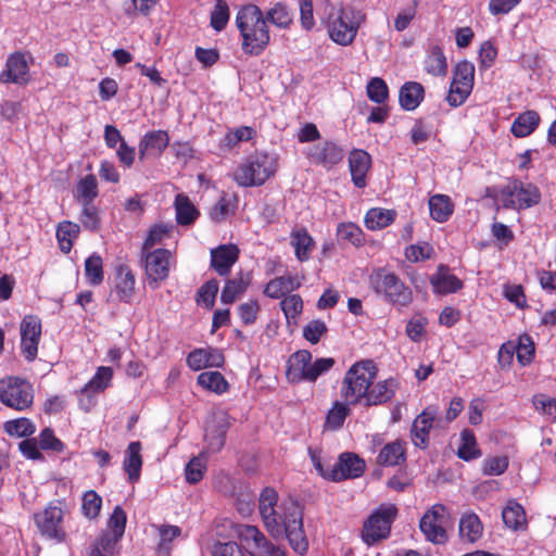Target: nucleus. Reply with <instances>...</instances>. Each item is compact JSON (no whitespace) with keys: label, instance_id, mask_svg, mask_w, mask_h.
Wrapping results in <instances>:
<instances>
[{"label":"nucleus","instance_id":"nucleus-1","mask_svg":"<svg viewBox=\"0 0 556 556\" xmlns=\"http://www.w3.org/2000/svg\"><path fill=\"white\" fill-rule=\"evenodd\" d=\"M260 513L267 531L274 538L286 535L291 547L303 555L308 548V541L303 529V510L298 502H283L276 509L278 494L273 488H265L260 494Z\"/></svg>","mask_w":556,"mask_h":556},{"label":"nucleus","instance_id":"nucleus-2","mask_svg":"<svg viewBox=\"0 0 556 556\" xmlns=\"http://www.w3.org/2000/svg\"><path fill=\"white\" fill-rule=\"evenodd\" d=\"M236 25L242 36V50L250 55H260L270 41L264 13L255 4L242 7L236 16Z\"/></svg>","mask_w":556,"mask_h":556},{"label":"nucleus","instance_id":"nucleus-3","mask_svg":"<svg viewBox=\"0 0 556 556\" xmlns=\"http://www.w3.org/2000/svg\"><path fill=\"white\" fill-rule=\"evenodd\" d=\"M376 366L371 359L362 361L346 371L343 379L342 396L349 404L364 400L376 377Z\"/></svg>","mask_w":556,"mask_h":556},{"label":"nucleus","instance_id":"nucleus-4","mask_svg":"<svg viewBox=\"0 0 556 556\" xmlns=\"http://www.w3.org/2000/svg\"><path fill=\"white\" fill-rule=\"evenodd\" d=\"M277 170V160L268 153L250 156L235 172L233 178L242 187L262 186Z\"/></svg>","mask_w":556,"mask_h":556},{"label":"nucleus","instance_id":"nucleus-5","mask_svg":"<svg viewBox=\"0 0 556 556\" xmlns=\"http://www.w3.org/2000/svg\"><path fill=\"white\" fill-rule=\"evenodd\" d=\"M364 14L354 9H341L336 16H329L328 33L330 38L338 45H351L364 21Z\"/></svg>","mask_w":556,"mask_h":556},{"label":"nucleus","instance_id":"nucleus-6","mask_svg":"<svg viewBox=\"0 0 556 556\" xmlns=\"http://www.w3.org/2000/svg\"><path fill=\"white\" fill-rule=\"evenodd\" d=\"M370 282L376 293L394 305L405 307L413 301L412 290L393 273L380 270L370 277Z\"/></svg>","mask_w":556,"mask_h":556},{"label":"nucleus","instance_id":"nucleus-7","mask_svg":"<svg viewBox=\"0 0 556 556\" xmlns=\"http://www.w3.org/2000/svg\"><path fill=\"white\" fill-rule=\"evenodd\" d=\"M31 384L15 376L0 379V402L13 409L24 410L33 404Z\"/></svg>","mask_w":556,"mask_h":556},{"label":"nucleus","instance_id":"nucleus-8","mask_svg":"<svg viewBox=\"0 0 556 556\" xmlns=\"http://www.w3.org/2000/svg\"><path fill=\"white\" fill-rule=\"evenodd\" d=\"M396 516L395 506L380 508L364 523L362 538L368 545H372L389 536L391 525Z\"/></svg>","mask_w":556,"mask_h":556},{"label":"nucleus","instance_id":"nucleus-9","mask_svg":"<svg viewBox=\"0 0 556 556\" xmlns=\"http://www.w3.org/2000/svg\"><path fill=\"white\" fill-rule=\"evenodd\" d=\"M514 198L517 199L519 208H528L540 202L541 193L536 186L514 179L502 191L504 206L515 208L516 201Z\"/></svg>","mask_w":556,"mask_h":556},{"label":"nucleus","instance_id":"nucleus-10","mask_svg":"<svg viewBox=\"0 0 556 556\" xmlns=\"http://www.w3.org/2000/svg\"><path fill=\"white\" fill-rule=\"evenodd\" d=\"M63 516L60 503L51 502L43 511L34 515V520L41 535L62 542L65 539V531L62 528Z\"/></svg>","mask_w":556,"mask_h":556},{"label":"nucleus","instance_id":"nucleus-11","mask_svg":"<svg viewBox=\"0 0 556 556\" xmlns=\"http://www.w3.org/2000/svg\"><path fill=\"white\" fill-rule=\"evenodd\" d=\"M235 532L250 549L252 556H286L283 552L276 549L255 526L237 525Z\"/></svg>","mask_w":556,"mask_h":556},{"label":"nucleus","instance_id":"nucleus-12","mask_svg":"<svg viewBox=\"0 0 556 556\" xmlns=\"http://www.w3.org/2000/svg\"><path fill=\"white\" fill-rule=\"evenodd\" d=\"M41 337V321L37 316H25L21 323V350L28 362L37 357Z\"/></svg>","mask_w":556,"mask_h":556},{"label":"nucleus","instance_id":"nucleus-13","mask_svg":"<svg viewBox=\"0 0 556 556\" xmlns=\"http://www.w3.org/2000/svg\"><path fill=\"white\" fill-rule=\"evenodd\" d=\"M146 275L151 282H159L167 278L169 273L170 252L166 249H156L143 252Z\"/></svg>","mask_w":556,"mask_h":556},{"label":"nucleus","instance_id":"nucleus-14","mask_svg":"<svg viewBox=\"0 0 556 556\" xmlns=\"http://www.w3.org/2000/svg\"><path fill=\"white\" fill-rule=\"evenodd\" d=\"M306 155L312 163L331 168L343 160L344 150L338 143L326 140L309 147Z\"/></svg>","mask_w":556,"mask_h":556},{"label":"nucleus","instance_id":"nucleus-15","mask_svg":"<svg viewBox=\"0 0 556 556\" xmlns=\"http://www.w3.org/2000/svg\"><path fill=\"white\" fill-rule=\"evenodd\" d=\"M445 508L443 505H434L420 519L419 528L427 540L433 543H443L446 532L443 528Z\"/></svg>","mask_w":556,"mask_h":556},{"label":"nucleus","instance_id":"nucleus-16","mask_svg":"<svg viewBox=\"0 0 556 556\" xmlns=\"http://www.w3.org/2000/svg\"><path fill=\"white\" fill-rule=\"evenodd\" d=\"M366 468L365 460L354 453L345 452L339 456L332 466L331 481L340 482L361 477Z\"/></svg>","mask_w":556,"mask_h":556},{"label":"nucleus","instance_id":"nucleus-17","mask_svg":"<svg viewBox=\"0 0 556 556\" xmlns=\"http://www.w3.org/2000/svg\"><path fill=\"white\" fill-rule=\"evenodd\" d=\"M438 414H439L438 407L428 406L414 420L410 432H412V440L417 447L422 448V450L428 447L429 431L432 428Z\"/></svg>","mask_w":556,"mask_h":556},{"label":"nucleus","instance_id":"nucleus-18","mask_svg":"<svg viewBox=\"0 0 556 556\" xmlns=\"http://www.w3.org/2000/svg\"><path fill=\"white\" fill-rule=\"evenodd\" d=\"M239 249L235 244H220L211 250V267L222 277L228 276L238 261Z\"/></svg>","mask_w":556,"mask_h":556},{"label":"nucleus","instance_id":"nucleus-19","mask_svg":"<svg viewBox=\"0 0 556 556\" xmlns=\"http://www.w3.org/2000/svg\"><path fill=\"white\" fill-rule=\"evenodd\" d=\"M224 362L222 351L213 348L195 349L187 356V365L195 371L207 367H222Z\"/></svg>","mask_w":556,"mask_h":556},{"label":"nucleus","instance_id":"nucleus-20","mask_svg":"<svg viewBox=\"0 0 556 556\" xmlns=\"http://www.w3.org/2000/svg\"><path fill=\"white\" fill-rule=\"evenodd\" d=\"M28 64L25 55L21 52L11 54L7 60V68L0 74V81L3 84H24L28 80Z\"/></svg>","mask_w":556,"mask_h":556},{"label":"nucleus","instance_id":"nucleus-21","mask_svg":"<svg viewBox=\"0 0 556 556\" xmlns=\"http://www.w3.org/2000/svg\"><path fill=\"white\" fill-rule=\"evenodd\" d=\"M400 383L394 378H389L377 382L369 389L364 399L365 406L381 405L389 402L396 393Z\"/></svg>","mask_w":556,"mask_h":556},{"label":"nucleus","instance_id":"nucleus-22","mask_svg":"<svg viewBox=\"0 0 556 556\" xmlns=\"http://www.w3.org/2000/svg\"><path fill=\"white\" fill-rule=\"evenodd\" d=\"M371 165L370 155L364 150H353L349 155L352 181L357 188L366 186V175Z\"/></svg>","mask_w":556,"mask_h":556},{"label":"nucleus","instance_id":"nucleus-23","mask_svg":"<svg viewBox=\"0 0 556 556\" xmlns=\"http://www.w3.org/2000/svg\"><path fill=\"white\" fill-rule=\"evenodd\" d=\"M430 283L433 291L440 294L457 292L463 288V281L450 274L448 268L440 265L438 271L431 276Z\"/></svg>","mask_w":556,"mask_h":556},{"label":"nucleus","instance_id":"nucleus-24","mask_svg":"<svg viewBox=\"0 0 556 556\" xmlns=\"http://www.w3.org/2000/svg\"><path fill=\"white\" fill-rule=\"evenodd\" d=\"M135 276L131 270L121 265L116 270V283L114 292L117 300L124 303H130L135 293Z\"/></svg>","mask_w":556,"mask_h":556},{"label":"nucleus","instance_id":"nucleus-25","mask_svg":"<svg viewBox=\"0 0 556 556\" xmlns=\"http://www.w3.org/2000/svg\"><path fill=\"white\" fill-rule=\"evenodd\" d=\"M141 448V443L134 441L128 444L126 450L123 467L130 482L138 481L140 478L142 467Z\"/></svg>","mask_w":556,"mask_h":556},{"label":"nucleus","instance_id":"nucleus-26","mask_svg":"<svg viewBox=\"0 0 556 556\" xmlns=\"http://www.w3.org/2000/svg\"><path fill=\"white\" fill-rule=\"evenodd\" d=\"M424 96L425 89L420 83L407 81L400 89V105L405 111H413L418 108L424 99Z\"/></svg>","mask_w":556,"mask_h":556},{"label":"nucleus","instance_id":"nucleus-27","mask_svg":"<svg viewBox=\"0 0 556 556\" xmlns=\"http://www.w3.org/2000/svg\"><path fill=\"white\" fill-rule=\"evenodd\" d=\"M312 353L307 350H300L293 353L288 361L287 377L292 382L304 380L303 372L309 368Z\"/></svg>","mask_w":556,"mask_h":556},{"label":"nucleus","instance_id":"nucleus-28","mask_svg":"<svg viewBox=\"0 0 556 556\" xmlns=\"http://www.w3.org/2000/svg\"><path fill=\"white\" fill-rule=\"evenodd\" d=\"M175 211L177 224L181 226H189L193 224L200 215L198 208L184 193L176 195Z\"/></svg>","mask_w":556,"mask_h":556},{"label":"nucleus","instance_id":"nucleus-29","mask_svg":"<svg viewBox=\"0 0 556 556\" xmlns=\"http://www.w3.org/2000/svg\"><path fill=\"white\" fill-rule=\"evenodd\" d=\"M300 287L295 277L281 276L271 279L265 287L264 293L271 299H279Z\"/></svg>","mask_w":556,"mask_h":556},{"label":"nucleus","instance_id":"nucleus-30","mask_svg":"<svg viewBox=\"0 0 556 556\" xmlns=\"http://www.w3.org/2000/svg\"><path fill=\"white\" fill-rule=\"evenodd\" d=\"M428 204L431 217L438 223L446 222L454 211L453 202L445 194L430 197Z\"/></svg>","mask_w":556,"mask_h":556},{"label":"nucleus","instance_id":"nucleus-31","mask_svg":"<svg viewBox=\"0 0 556 556\" xmlns=\"http://www.w3.org/2000/svg\"><path fill=\"white\" fill-rule=\"evenodd\" d=\"M405 448L400 441L386 444L377 456V464L380 466H396L405 462Z\"/></svg>","mask_w":556,"mask_h":556},{"label":"nucleus","instance_id":"nucleus-32","mask_svg":"<svg viewBox=\"0 0 556 556\" xmlns=\"http://www.w3.org/2000/svg\"><path fill=\"white\" fill-rule=\"evenodd\" d=\"M251 277L249 274L240 273L239 277L227 280L222 294L220 301L224 304H231L236 301L237 296L242 294L250 285Z\"/></svg>","mask_w":556,"mask_h":556},{"label":"nucleus","instance_id":"nucleus-33","mask_svg":"<svg viewBox=\"0 0 556 556\" xmlns=\"http://www.w3.org/2000/svg\"><path fill=\"white\" fill-rule=\"evenodd\" d=\"M540 123V115L535 111H526L518 115L511 125V132L523 138L532 134Z\"/></svg>","mask_w":556,"mask_h":556},{"label":"nucleus","instance_id":"nucleus-34","mask_svg":"<svg viewBox=\"0 0 556 556\" xmlns=\"http://www.w3.org/2000/svg\"><path fill=\"white\" fill-rule=\"evenodd\" d=\"M425 70L433 76H445L447 74V60L443 49L435 45L430 49L424 62Z\"/></svg>","mask_w":556,"mask_h":556},{"label":"nucleus","instance_id":"nucleus-35","mask_svg":"<svg viewBox=\"0 0 556 556\" xmlns=\"http://www.w3.org/2000/svg\"><path fill=\"white\" fill-rule=\"evenodd\" d=\"M229 427L228 418L225 415L219 416L216 419V426L214 429H208L206 433L207 448L213 452H219L226 439V432Z\"/></svg>","mask_w":556,"mask_h":556},{"label":"nucleus","instance_id":"nucleus-36","mask_svg":"<svg viewBox=\"0 0 556 556\" xmlns=\"http://www.w3.org/2000/svg\"><path fill=\"white\" fill-rule=\"evenodd\" d=\"M168 146V135L166 131H151L139 142V157L143 159L148 150H155L161 153Z\"/></svg>","mask_w":556,"mask_h":556},{"label":"nucleus","instance_id":"nucleus-37","mask_svg":"<svg viewBox=\"0 0 556 556\" xmlns=\"http://www.w3.org/2000/svg\"><path fill=\"white\" fill-rule=\"evenodd\" d=\"M482 529L481 521L475 514L465 515L459 520V535L470 543L476 542L481 536Z\"/></svg>","mask_w":556,"mask_h":556},{"label":"nucleus","instance_id":"nucleus-38","mask_svg":"<svg viewBox=\"0 0 556 556\" xmlns=\"http://www.w3.org/2000/svg\"><path fill=\"white\" fill-rule=\"evenodd\" d=\"M395 216L396 213L393 210L374 207L366 213L365 225L370 230L382 229L389 226Z\"/></svg>","mask_w":556,"mask_h":556},{"label":"nucleus","instance_id":"nucleus-39","mask_svg":"<svg viewBox=\"0 0 556 556\" xmlns=\"http://www.w3.org/2000/svg\"><path fill=\"white\" fill-rule=\"evenodd\" d=\"M502 518L505 526L513 530H518L526 523L525 509L515 501L508 502L502 511Z\"/></svg>","mask_w":556,"mask_h":556},{"label":"nucleus","instance_id":"nucleus-40","mask_svg":"<svg viewBox=\"0 0 556 556\" xmlns=\"http://www.w3.org/2000/svg\"><path fill=\"white\" fill-rule=\"evenodd\" d=\"M264 20L266 25L270 23L279 28H287L292 23L293 16L287 5L278 2L264 13Z\"/></svg>","mask_w":556,"mask_h":556},{"label":"nucleus","instance_id":"nucleus-41","mask_svg":"<svg viewBox=\"0 0 556 556\" xmlns=\"http://www.w3.org/2000/svg\"><path fill=\"white\" fill-rule=\"evenodd\" d=\"M460 441L462 443L457 450V456L460 459L469 462L481 456V451L477 447L476 437L471 430H463Z\"/></svg>","mask_w":556,"mask_h":556},{"label":"nucleus","instance_id":"nucleus-42","mask_svg":"<svg viewBox=\"0 0 556 556\" xmlns=\"http://www.w3.org/2000/svg\"><path fill=\"white\" fill-rule=\"evenodd\" d=\"M292 245L299 261L304 262L309 258V252L313 249L314 241L306 229H299L292 232Z\"/></svg>","mask_w":556,"mask_h":556},{"label":"nucleus","instance_id":"nucleus-43","mask_svg":"<svg viewBox=\"0 0 556 556\" xmlns=\"http://www.w3.org/2000/svg\"><path fill=\"white\" fill-rule=\"evenodd\" d=\"M198 384L218 394L224 393L228 388L225 377L218 371H204L198 376Z\"/></svg>","mask_w":556,"mask_h":556},{"label":"nucleus","instance_id":"nucleus-44","mask_svg":"<svg viewBox=\"0 0 556 556\" xmlns=\"http://www.w3.org/2000/svg\"><path fill=\"white\" fill-rule=\"evenodd\" d=\"M79 233V226L72 222H63L56 229V238L60 249L64 253H68L73 247V238Z\"/></svg>","mask_w":556,"mask_h":556},{"label":"nucleus","instance_id":"nucleus-45","mask_svg":"<svg viewBox=\"0 0 556 556\" xmlns=\"http://www.w3.org/2000/svg\"><path fill=\"white\" fill-rule=\"evenodd\" d=\"M76 192L80 203H93V200L99 194L96 176L90 174L80 179L77 184Z\"/></svg>","mask_w":556,"mask_h":556},{"label":"nucleus","instance_id":"nucleus-46","mask_svg":"<svg viewBox=\"0 0 556 556\" xmlns=\"http://www.w3.org/2000/svg\"><path fill=\"white\" fill-rule=\"evenodd\" d=\"M206 470V454L201 453L192 457L185 468L186 480L191 483H198Z\"/></svg>","mask_w":556,"mask_h":556},{"label":"nucleus","instance_id":"nucleus-47","mask_svg":"<svg viewBox=\"0 0 556 556\" xmlns=\"http://www.w3.org/2000/svg\"><path fill=\"white\" fill-rule=\"evenodd\" d=\"M475 80V65L467 61L458 62L453 68L452 81L472 89Z\"/></svg>","mask_w":556,"mask_h":556},{"label":"nucleus","instance_id":"nucleus-48","mask_svg":"<svg viewBox=\"0 0 556 556\" xmlns=\"http://www.w3.org/2000/svg\"><path fill=\"white\" fill-rule=\"evenodd\" d=\"M112 376L113 370L110 367H99L92 379L81 389V393L101 392L105 390Z\"/></svg>","mask_w":556,"mask_h":556},{"label":"nucleus","instance_id":"nucleus-49","mask_svg":"<svg viewBox=\"0 0 556 556\" xmlns=\"http://www.w3.org/2000/svg\"><path fill=\"white\" fill-rule=\"evenodd\" d=\"M85 273L92 286H98L103 281V263L99 254L93 253L85 261Z\"/></svg>","mask_w":556,"mask_h":556},{"label":"nucleus","instance_id":"nucleus-50","mask_svg":"<svg viewBox=\"0 0 556 556\" xmlns=\"http://www.w3.org/2000/svg\"><path fill=\"white\" fill-rule=\"evenodd\" d=\"M122 536L106 532L102 534L96 542L94 547L91 551V556H113L116 544Z\"/></svg>","mask_w":556,"mask_h":556},{"label":"nucleus","instance_id":"nucleus-51","mask_svg":"<svg viewBox=\"0 0 556 556\" xmlns=\"http://www.w3.org/2000/svg\"><path fill=\"white\" fill-rule=\"evenodd\" d=\"M4 430L9 435L18 438L29 437L35 433V425L27 418L9 420L4 424Z\"/></svg>","mask_w":556,"mask_h":556},{"label":"nucleus","instance_id":"nucleus-52","mask_svg":"<svg viewBox=\"0 0 556 556\" xmlns=\"http://www.w3.org/2000/svg\"><path fill=\"white\" fill-rule=\"evenodd\" d=\"M218 288L216 279H211L203 283L197 292V303L203 304L208 309L213 308Z\"/></svg>","mask_w":556,"mask_h":556},{"label":"nucleus","instance_id":"nucleus-53","mask_svg":"<svg viewBox=\"0 0 556 556\" xmlns=\"http://www.w3.org/2000/svg\"><path fill=\"white\" fill-rule=\"evenodd\" d=\"M337 236L339 240L352 243L353 245H361L364 241L362 229L353 224H340L337 229Z\"/></svg>","mask_w":556,"mask_h":556},{"label":"nucleus","instance_id":"nucleus-54","mask_svg":"<svg viewBox=\"0 0 556 556\" xmlns=\"http://www.w3.org/2000/svg\"><path fill=\"white\" fill-rule=\"evenodd\" d=\"M518 362L522 365H529L534 356L535 348L530 336L523 334L519 337L518 344L515 346Z\"/></svg>","mask_w":556,"mask_h":556},{"label":"nucleus","instance_id":"nucleus-55","mask_svg":"<svg viewBox=\"0 0 556 556\" xmlns=\"http://www.w3.org/2000/svg\"><path fill=\"white\" fill-rule=\"evenodd\" d=\"M367 96L370 101L381 104L389 97V89L386 81L380 77H374L367 84Z\"/></svg>","mask_w":556,"mask_h":556},{"label":"nucleus","instance_id":"nucleus-56","mask_svg":"<svg viewBox=\"0 0 556 556\" xmlns=\"http://www.w3.org/2000/svg\"><path fill=\"white\" fill-rule=\"evenodd\" d=\"M102 505L101 496L93 490H89L84 493L81 509L84 515L93 519L99 516Z\"/></svg>","mask_w":556,"mask_h":556},{"label":"nucleus","instance_id":"nucleus-57","mask_svg":"<svg viewBox=\"0 0 556 556\" xmlns=\"http://www.w3.org/2000/svg\"><path fill=\"white\" fill-rule=\"evenodd\" d=\"M508 464V457L505 455L491 456L484 458L481 470L485 476H500L507 470Z\"/></svg>","mask_w":556,"mask_h":556},{"label":"nucleus","instance_id":"nucleus-58","mask_svg":"<svg viewBox=\"0 0 556 556\" xmlns=\"http://www.w3.org/2000/svg\"><path fill=\"white\" fill-rule=\"evenodd\" d=\"M350 409L346 405L336 402L332 408L328 412L326 417V426L331 430H338L342 427Z\"/></svg>","mask_w":556,"mask_h":556},{"label":"nucleus","instance_id":"nucleus-59","mask_svg":"<svg viewBox=\"0 0 556 556\" xmlns=\"http://www.w3.org/2000/svg\"><path fill=\"white\" fill-rule=\"evenodd\" d=\"M334 365V359L331 357H323L317 358L313 364L309 365V368L303 372L304 380L313 382L319 376L327 372Z\"/></svg>","mask_w":556,"mask_h":556},{"label":"nucleus","instance_id":"nucleus-60","mask_svg":"<svg viewBox=\"0 0 556 556\" xmlns=\"http://www.w3.org/2000/svg\"><path fill=\"white\" fill-rule=\"evenodd\" d=\"M229 20V8L226 1L217 0L211 13V26L217 30H223Z\"/></svg>","mask_w":556,"mask_h":556},{"label":"nucleus","instance_id":"nucleus-61","mask_svg":"<svg viewBox=\"0 0 556 556\" xmlns=\"http://www.w3.org/2000/svg\"><path fill=\"white\" fill-rule=\"evenodd\" d=\"M328 331V327L325 321L320 319L311 320L303 328V337L312 344L319 342L320 338Z\"/></svg>","mask_w":556,"mask_h":556},{"label":"nucleus","instance_id":"nucleus-62","mask_svg":"<svg viewBox=\"0 0 556 556\" xmlns=\"http://www.w3.org/2000/svg\"><path fill=\"white\" fill-rule=\"evenodd\" d=\"M126 513L121 506H115L113 509V513L111 514L109 520H108V528L110 529L111 533L116 534V536L124 535L125 527H126Z\"/></svg>","mask_w":556,"mask_h":556},{"label":"nucleus","instance_id":"nucleus-63","mask_svg":"<svg viewBox=\"0 0 556 556\" xmlns=\"http://www.w3.org/2000/svg\"><path fill=\"white\" fill-rule=\"evenodd\" d=\"M280 305L288 320L290 318H295L302 313L303 309V301L299 294L285 296V299L280 302Z\"/></svg>","mask_w":556,"mask_h":556},{"label":"nucleus","instance_id":"nucleus-64","mask_svg":"<svg viewBox=\"0 0 556 556\" xmlns=\"http://www.w3.org/2000/svg\"><path fill=\"white\" fill-rule=\"evenodd\" d=\"M471 90L472 89L468 87L466 88L463 85L452 81L448 93L446 96V101L451 106H459L466 101Z\"/></svg>","mask_w":556,"mask_h":556}]
</instances>
